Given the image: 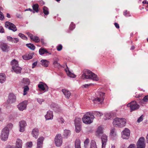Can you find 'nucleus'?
<instances>
[{
  "instance_id": "f257e3e1",
  "label": "nucleus",
  "mask_w": 148,
  "mask_h": 148,
  "mask_svg": "<svg viewBox=\"0 0 148 148\" xmlns=\"http://www.w3.org/2000/svg\"><path fill=\"white\" fill-rule=\"evenodd\" d=\"M81 78L84 79H89L95 81L99 80V78L96 74L91 71L86 69L84 70Z\"/></svg>"
},
{
  "instance_id": "f03ea898",
  "label": "nucleus",
  "mask_w": 148,
  "mask_h": 148,
  "mask_svg": "<svg viewBox=\"0 0 148 148\" xmlns=\"http://www.w3.org/2000/svg\"><path fill=\"white\" fill-rule=\"evenodd\" d=\"M105 94L101 91H98L95 94V97L93 99L95 103H98L99 104H102L103 103L105 98Z\"/></svg>"
},
{
  "instance_id": "7ed1b4c3",
  "label": "nucleus",
  "mask_w": 148,
  "mask_h": 148,
  "mask_svg": "<svg viewBox=\"0 0 148 148\" xmlns=\"http://www.w3.org/2000/svg\"><path fill=\"white\" fill-rule=\"evenodd\" d=\"M126 123V120L124 118H116L113 122V125L114 126L119 127H125Z\"/></svg>"
},
{
  "instance_id": "20e7f679",
  "label": "nucleus",
  "mask_w": 148,
  "mask_h": 148,
  "mask_svg": "<svg viewBox=\"0 0 148 148\" xmlns=\"http://www.w3.org/2000/svg\"><path fill=\"white\" fill-rule=\"evenodd\" d=\"M94 118V116L92 113L88 112L84 115L82 120L84 123L90 124L92 122Z\"/></svg>"
},
{
  "instance_id": "39448f33",
  "label": "nucleus",
  "mask_w": 148,
  "mask_h": 148,
  "mask_svg": "<svg viewBox=\"0 0 148 148\" xmlns=\"http://www.w3.org/2000/svg\"><path fill=\"white\" fill-rule=\"evenodd\" d=\"M13 70L17 73H20L22 69L18 66V62L15 59L13 60L11 62Z\"/></svg>"
},
{
  "instance_id": "423d86ee",
  "label": "nucleus",
  "mask_w": 148,
  "mask_h": 148,
  "mask_svg": "<svg viewBox=\"0 0 148 148\" xmlns=\"http://www.w3.org/2000/svg\"><path fill=\"white\" fill-rule=\"evenodd\" d=\"M9 130L8 127H4L2 130L1 135V139L4 141L6 140L8 138Z\"/></svg>"
},
{
  "instance_id": "0eeeda50",
  "label": "nucleus",
  "mask_w": 148,
  "mask_h": 148,
  "mask_svg": "<svg viewBox=\"0 0 148 148\" xmlns=\"http://www.w3.org/2000/svg\"><path fill=\"white\" fill-rule=\"evenodd\" d=\"M127 106L130 107V112H132L139 108V106L137 103L136 101H133L127 105Z\"/></svg>"
},
{
  "instance_id": "6e6552de",
  "label": "nucleus",
  "mask_w": 148,
  "mask_h": 148,
  "mask_svg": "<svg viewBox=\"0 0 148 148\" xmlns=\"http://www.w3.org/2000/svg\"><path fill=\"white\" fill-rule=\"evenodd\" d=\"M54 141L55 144L57 146H60L62 143V137L61 134H59L56 135Z\"/></svg>"
},
{
  "instance_id": "1a4fd4ad",
  "label": "nucleus",
  "mask_w": 148,
  "mask_h": 148,
  "mask_svg": "<svg viewBox=\"0 0 148 148\" xmlns=\"http://www.w3.org/2000/svg\"><path fill=\"white\" fill-rule=\"evenodd\" d=\"M136 146V148H145V139L143 137H141L139 139Z\"/></svg>"
},
{
  "instance_id": "9d476101",
  "label": "nucleus",
  "mask_w": 148,
  "mask_h": 148,
  "mask_svg": "<svg viewBox=\"0 0 148 148\" xmlns=\"http://www.w3.org/2000/svg\"><path fill=\"white\" fill-rule=\"evenodd\" d=\"M5 26L9 29L15 32L17 30V28L15 25L10 22L7 21L5 22Z\"/></svg>"
},
{
  "instance_id": "9b49d317",
  "label": "nucleus",
  "mask_w": 148,
  "mask_h": 148,
  "mask_svg": "<svg viewBox=\"0 0 148 148\" xmlns=\"http://www.w3.org/2000/svg\"><path fill=\"white\" fill-rule=\"evenodd\" d=\"M130 135V131L128 128H125L122 132V137L123 139H128Z\"/></svg>"
},
{
  "instance_id": "f8f14e48",
  "label": "nucleus",
  "mask_w": 148,
  "mask_h": 148,
  "mask_svg": "<svg viewBox=\"0 0 148 148\" xmlns=\"http://www.w3.org/2000/svg\"><path fill=\"white\" fill-rule=\"evenodd\" d=\"M27 103V101H25L19 103L17 106V108L20 111H22L23 110L25 109L26 108Z\"/></svg>"
},
{
  "instance_id": "ddd939ff",
  "label": "nucleus",
  "mask_w": 148,
  "mask_h": 148,
  "mask_svg": "<svg viewBox=\"0 0 148 148\" xmlns=\"http://www.w3.org/2000/svg\"><path fill=\"white\" fill-rule=\"evenodd\" d=\"M16 96L14 94L10 93L9 95L7 100L9 103H14L16 101Z\"/></svg>"
},
{
  "instance_id": "4468645a",
  "label": "nucleus",
  "mask_w": 148,
  "mask_h": 148,
  "mask_svg": "<svg viewBox=\"0 0 148 148\" xmlns=\"http://www.w3.org/2000/svg\"><path fill=\"white\" fill-rule=\"evenodd\" d=\"M102 148H105L107 141V136L105 134H103L101 137Z\"/></svg>"
},
{
  "instance_id": "2eb2a0df",
  "label": "nucleus",
  "mask_w": 148,
  "mask_h": 148,
  "mask_svg": "<svg viewBox=\"0 0 148 148\" xmlns=\"http://www.w3.org/2000/svg\"><path fill=\"white\" fill-rule=\"evenodd\" d=\"M27 125L26 122L23 120L19 122V131L21 132H23L25 131V128Z\"/></svg>"
},
{
  "instance_id": "dca6fc26",
  "label": "nucleus",
  "mask_w": 148,
  "mask_h": 148,
  "mask_svg": "<svg viewBox=\"0 0 148 148\" xmlns=\"http://www.w3.org/2000/svg\"><path fill=\"white\" fill-rule=\"evenodd\" d=\"M38 87L41 90L45 92L47 91L48 90L49 87L47 85L45 84H39L38 85Z\"/></svg>"
},
{
  "instance_id": "f3484780",
  "label": "nucleus",
  "mask_w": 148,
  "mask_h": 148,
  "mask_svg": "<svg viewBox=\"0 0 148 148\" xmlns=\"http://www.w3.org/2000/svg\"><path fill=\"white\" fill-rule=\"evenodd\" d=\"M26 34L28 36L31 40H32L37 42H38L40 41V40L38 37L34 36L32 34L30 33L29 32H27Z\"/></svg>"
},
{
  "instance_id": "a211bd4d",
  "label": "nucleus",
  "mask_w": 148,
  "mask_h": 148,
  "mask_svg": "<svg viewBox=\"0 0 148 148\" xmlns=\"http://www.w3.org/2000/svg\"><path fill=\"white\" fill-rule=\"evenodd\" d=\"M44 138L41 137L39 138L37 140V147L36 148H42L43 141Z\"/></svg>"
},
{
  "instance_id": "6ab92c4d",
  "label": "nucleus",
  "mask_w": 148,
  "mask_h": 148,
  "mask_svg": "<svg viewBox=\"0 0 148 148\" xmlns=\"http://www.w3.org/2000/svg\"><path fill=\"white\" fill-rule=\"evenodd\" d=\"M39 53L40 55H43V54H45L46 55H51V53L47 51L44 48H41L39 50Z\"/></svg>"
},
{
  "instance_id": "aec40b11",
  "label": "nucleus",
  "mask_w": 148,
  "mask_h": 148,
  "mask_svg": "<svg viewBox=\"0 0 148 148\" xmlns=\"http://www.w3.org/2000/svg\"><path fill=\"white\" fill-rule=\"evenodd\" d=\"M62 91L65 97L67 99H69L71 95L70 92L65 89H62Z\"/></svg>"
},
{
  "instance_id": "412c9836",
  "label": "nucleus",
  "mask_w": 148,
  "mask_h": 148,
  "mask_svg": "<svg viewBox=\"0 0 148 148\" xmlns=\"http://www.w3.org/2000/svg\"><path fill=\"white\" fill-rule=\"evenodd\" d=\"M39 134V130L37 128H36L33 130L32 132V134L33 136L36 138H38Z\"/></svg>"
},
{
  "instance_id": "4be33fe9",
  "label": "nucleus",
  "mask_w": 148,
  "mask_h": 148,
  "mask_svg": "<svg viewBox=\"0 0 148 148\" xmlns=\"http://www.w3.org/2000/svg\"><path fill=\"white\" fill-rule=\"evenodd\" d=\"M103 134V128L100 126L98 127L96 132V136L98 137H100Z\"/></svg>"
},
{
  "instance_id": "5701e85b",
  "label": "nucleus",
  "mask_w": 148,
  "mask_h": 148,
  "mask_svg": "<svg viewBox=\"0 0 148 148\" xmlns=\"http://www.w3.org/2000/svg\"><path fill=\"white\" fill-rule=\"evenodd\" d=\"M46 120L51 119L53 118L52 112L49 111L47 112V114L45 116Z\"/></svg>"
},
{
  "instance_id": "b1692460",
  "label": "nucleus",
  "mask_w": 148,
  "mask_h": 148,
  "mask_svg": "<svg viewBox=\"0 0 148 148\" xmlns=\"http://www.w3.org/2000/svg\"><path fill=\"white\" fill-rule=\"evenodd\" d=\"M71 134V132L70 130H64L63 136L64 138H67Z\"/></svg>"
},
{
  "instance_id": "393cba45",
  "label": "nucleus",
  "mask_w": 148,
  "mask_h": 148,
  "mask_svg": "<svg viewBox=\"0 0 148 148\" xmlns=\"http://www.w3.org/2000/svg\"><path fill=\"white\" fill-rule=\"evenodd\" d=\"M81 142L80 140L77 139L75 142V148H81L80 146Z\"/></svg>"
},
{
  "instance_id": "a878e982",
  "label": "nucleus",
  "mask_w": 148,
  "mask_h": 148,
  "mask_svg": "<svg viewBox=\"0 0 148 148\" xmlns=\"http://www.w3.org/2000/svg\"><path fill=\"white\" fill-rule=\"evenodd\" d=\"M65 71L66 72L68 76L72 78H75L76 77V75L73 74L69 70L68 68L67 67V69H65Z\"/></svg>"
},
{
  "instance_id": "bb28decb",
  "label": "nucleus",
  "mask_w": 148,
  "mask_h": 148,
  "mask_svg": "<svg viewBox=\"0 0 148 148\" xmlns=\"http://www.w3.org/2000/svg\"><path fill=\"white\" fill-rule=\"evenodd\" d=\"M6 79L5 75L3 73L0 74V83H4Z\"/></svg>"
},
{
  "instance_id": "cd10ccee",
  "label": "nucleus",
  "mask_w": 148,
  "mask_h": 148,
  "mask_svg": "<svg viewBox=\"0 0 148 148\" xmlns=\"http://www.w3.org/2000/svg\"><path fill=\"white\" fill-rule=\"evenodd\" d=\"M22 141L19 138L17 139L16 143V147H22Z\"/></svg>"
},
{
  "instance_id": "c85d7f7f",
  "label": "nucleus",
  "mask_w": 148,
  "mask_h": 148,
  "mask_svg": "<svg viewBox=\"0 0 148 148\" xmlns=\"http://www.w3.org/2000/svg\"><path fill=\"white\" fill-rule=\"evenodd\" d=\"M42 65L45 67H47L49 64V62L45 60H41Z\"/></svg>"
},
{
  "instance_id": "c756f323",
  "label": "nucleus",
  "mask_w": 148,
  "mask_h": 148,
  "mask_svg": "<svg viewBox=\"0 0 148 148\" xmlns=\"http://www.w3.org/2000/svg\"><path fill=\"white\" fill-rule=\"evenodd\" d=\"M90 148H97L96 142L94 140H92L90 143Z\"/></svg>"
},
{
  "instance_id": "7c9ffc66",
  "label": "nucleus",
  "mask_w": 148,
  "mask_h": 148,
  "mask_svg": "<svg viewBox=\"0 0 148 148\" xmlns=\"http://www.w3.org/2000/svg\"><path fill=\"white\" fill-rule=\"evenodd\" d=\"M23 59L25 60H28L32 59V56L31 55H24L22 56Z\"/></svg>"
},
{
  "instance_id": "2f4dec72",
  "label": "nucleus",
  "mask_w": 148,
  "mask_h": 148,
  "mask_svg": "<svg viewBox=\"0 0 148 148\" xmlns=\"http://www.w3.org/2000/svg\"><path fill=\"white\" fill-rule=\"evenodd\" d=\"M32 8L33 10H34L36 12H38V10L39 5L37 4H34L32 6Z\"/></svg>"
},
{
  "instance_id": "473e14b6",
  "label": "nucleus",
  "mask_w": 148,
  "mask_h": 148,
  "mask_svg": "<svg viewBox=\"0 0 148 148\" xmlns=\"http://www.w3.org/2000/svg\"><path fill=\"white\" fill-rule=\"evenodd\" d=\"M43 12L45 15H47L49 14V9L48 8L45 6H44L43 7Z\"/></svg>"
},
{
  "instance_id": "72a5a7b5",
  "label": "nucleus",
  "mask_w": 148,
  "mask_h": 148,
  "mask_svg": "<svg viewBox=\"0 0 148 148\" xmlns=\"http://www.w3.org/2000/svg\"><path fill=\"white\" fill-rule=\"evenodd\" d=\"M89 139L87 138H86L84 142V147L85 148H88V144L89 143Z\"/></svg>"
},
{
  "instance_id": "f704fd0d",
  "label": "nucleus",
  "mask_w": 148,
  "mask_h": 148,
  "mask_svg": "<svg viewBox=\"0 0 148 148\" xmlns=\"http://www.w3.org/2000/svg\"><path fill=\"white\" fill-rule=\"evenodd\" d=\"M22 82L26 85H28L29 84V79L27 78H24Z\"/></svg>"
},
{
  "instance_id": "c9c22d12",
  "label": "nucleus",
  "mask_w": 148,
  "mask_h": 148,
  "mask_svg": "<svg viewBox=\"0 0 148 148\" xmlns=\"http://www.w3.org/2000/svg\"><path fill=\"white\" fill-rule=\"evenodd\" d=\"M75 131L77 133H79L80 132L81 130V127L80 125L75 124Z\"/></svg>"
},
{
  "instance_id": "e433bc0d",
  "label": "nucleus",
  "mask_w": 148,
  "mask_h": 148,
  "mask_svg": "<svg viewBox=\"0 0 148 148\" xmlns=\"http://www.w3.org/2000/svg\"><path fill=\"white\" fill-rule=\"evenodd\" d=\"M18 36L23 39L25 40H27V37L22 33H19L18 34Z\"/></svg>"
},
{
  "instance_id": "4c0bfd02",
  "label": "nucleus",
  "mask_w": 148,
  "mask_h": 148,
  "mask_svg": "<svg viewBox=\"0 0 148 148\" xmlns=\"http://www.w3.org/2000/svg\"><path fill=\"white\" fill-rule=\"evenodd\" d=\"M29 88L27 86H25L23 90V95H25L27 93V91L28 90Z\"/></svg>"
},
{
  "instance_id": "58836bf2",
  "label": "nucleus",
  "mask_w": 148,
  "mask_h": 148,
  "mask_svg": "<svg viewBox=\"0 0 148 148\" xmlns=\"http://www.w3.org/2000/svg\"><path fill=\"white\" fill-rule=\"evenodd\" d=\"M81 120V119L80 118H76L74 121L75 125V124L78 125V124L80 125V123Z\"/></svg>"
},
{
  "instance_id": "ea45409f",
  "label": "nucleus",
  "mask_w": 148,
  "mask_h": 148,
  "mask_svg": "<svg viewBox=\"0 0 148 148\" xmlns=\"http://www.w3.org/2000/svg\"><path fill=\"white\" fill-rule=\"evenodd\" d=\"M75 27V25L73 22L71 23L69 27V29L70 30H73Z\"/></svg>"
},
{
  "instance_id": "a19ab883",
  "label": "nucleus",
  "mask_w": 148,
  "mask_h": 148,
  "mask_svg": "<svg viewBox=\"0 0 148 148\" xmlns=\"http://www.w3.org/2000/svg\"><path fill=\"white\" fill-rule=\"evenodd\" d=\"M53 64L55 66L57 67H59L60 66V64L58 63V61L56 60L54 61Z\"/></svg>"
},
{
  "instance_id": "79ce46f5",
  "label": "nucleus",
  "mask_w": 148,
  "mask_h": 148,
  "mask_svg": "<svg viewBox=\"0 0 148 148\" xmlns=\"http://www.w3.org/2000/svg\"><path fill=\"white\" fill-rule=\"evenodd\" d=\"M57 121L59 122L61 124L63 123L64 122V120L62 118H58Z\"/></svg>"
},
{
  "instance_id": "37998d69",
  "label": "nucleus",
  "mask_w": 148,
  "mask_h": 148,
  "mask_svg": "<svg viewBox=\"0 0 148 148\" xmlns=\"http://www.w3.org/2000/svg\"><path fill=\"white\" fill-rule=\"evenodd\" d=\"M123 14L126 17L130 16H131V15L129 13V12L127 11V10L123 12Z\"/></svg>"
},
{
  "instance_id": "c03bdc74",
  "label": "nucleus",
  "mask_w": 148,
  "mask_h": 148,
  "mask_svg": "<svg viewBox=\"0 0 148 148\" xmlns=\"http://www.w3.org/2000/svg\"><path fill=\"white\" fill-rule=\"evenodd\" d=\"M1 49L3 51H8V47H0Z\"/></svg>"
},
{
  "instance_id": "a18cd8bd",
  "label": "nucleus",
  "mask_w": 148,
  "mask_h": 148,
  "mask_svg": "<svg viewBox=\"0 0 148 148\" xmlns=\"http://www.w3.org/2000/svg\"><path fill=\"white\" fill-rule=\"evenodd\" d=\"M19 41V39L17 38H13L12 42L14 43H17Z\"/></svg>"
},
{
  "instance_id": "49530a36",
  "label": "nucleus",
  "mask_w": 148,
  "mask_h": 148,
  "mask_svg": "<svg viewBox=\"0 0 148 148\" xmlns=\"http://www.w3.org/2000/svg\"><path fill=\"white\" fill-rule=\"evenodd\" d=\"M37 101L40 104H41L42 102L44 101V100L42 99L37 98Z\"/></svg>"
},
{
  "instance_id": "de8ad7c7",
  "label": "nucleus",
  "mask_w": 148,
  "mask_h": 148,
  "mask_svg": "<svg viewBox=\"0 0 148 148\" xmlns=\"http://www.w3.org/2000/svg\"><path fill=\"white\" fill-rule=\"evenodd\" d=\"M143 100L144 102L148 101V95L145 96L143 99Z\"/></svg>"
},
{
  "instance_id": "09e8293b",
  "label": "nucleus",
  "mask_w": 148,
  "mask_h": 148,
  "mask_svg": "<svg viewBox=\"0 0 148 148\" xmlns=\"http://www.w3.org/2000/svg\"><path fill=\"white\" fill-rule=\"evenodd\" d=\"M26 145L27 147H31L32 145V142L27 143L26 144Z\"/></svg>"
},
{
  "instance_id": "8fccbe9b",
  "label": "nucleus",
  "mask_w": 148,
  "mask_h": 148,
  "mask_svg": "<svg viewBox=\"0 0 148 148\" xmlns=\"http://www.w3.org/2000/svg\"><path fill=\"white\" fill-rule=\"evenodd\" d=\"M4 18V16L3 13L0 11V19L3 20Z\"/></svg>"
},
{
  "instance_id": "3c124183",
  "label": "nucleus",
  "mask_w": 148,
  "mask_h": 148,
  "mask_svg": "<svg viewBox=\"0 0 148 148\" xmlns=\"http://www.w3.org/2000/svg\"><path fill=\"white\" fill-rule=\"evenodd\" d=\"M143 120V118L142 117V116H141L139 117L137 120V122L138 123H140V122L142 121Z\"/></svg>"
},
{
  "instance_id": "603ef678",
  "label": "nucleus",
  "mask_w": 148,
  "mask_h": 148,
  "mask_svg": "<svg viewBox=\"0 0 148 148\" xmlns=\"http://www.w3.org/2000/svg\"><path fill=\"white\" fill-rule=\"evenodd\" d=\"M0 46H7V44L6 43H5L3 42H0Z\"/></svg>"
},
{
  "instance_id": "864d4df0",
  "label": "nucleus",
  "mask_w": 148,
  "mask_h": 148,
  "mask_svg": "<svg viewBox=\"0 0 148 148\" xmlns=\"http://www.w3.org/2000/svg\"><path fill=\"white\" fill-rule=\"evenodd\" d=\"M136 145L135 144H131L127 148H136Z\"/></svg>"
},
{
  "instance_id": "5fc2aeb1",
  "label": "nucleus",
  "mask_w": 148,
  "mask_h": 148,
  "mask_svg": "<svg viewBox=\"0 0 148 148\" xmlns=\"http://www.w3.org/2000/svg\"><path fill=\"white\" fill-rule=\"evenodd\" d=\"M92 85V84L91 83L89 84H85L84 85H83L82 87H83L85 88H88L89 86H90Z\"/></svg>"
},
{
  "instance_id": "6e6d98bb",
  "label": "nucleus",
  "mask_w": 148,
  "mask_h": 148,
  "mask_svg": "<svg viewBox=\"0 0 148 148\" xmlns=\"http://www.w3.org/2000/svg\"><path fill=\"white\" fill-rule=\"evenodd\" d=\"M13 38H12L11 36H8L7 37V40L8 41L11 42H12Z\"/></svg>"
},
{
  "instance_id": "4d7b16f0",
  "label": "nucleus",
  "mask_w": 148,
  "mask_h": 148,
  "mask_svg": "<svg viewBox=\"0 0 148 148\" xmlns=\"http://www.w3.org/2000/svg\"><path fill=\"white\" fill-rule=\"evenodd\" d=\"M115 130L114 129H112L110 131V135H113L114 133Z\"/></svg>"
},
{
  "instance_id": "13d9d810",
  "label": "nucleus",
  "mask_w": 148,
  "mask_h": 148,
  "mask_svg": "<svg viewBox=\"0 0 148 148\" xmlns=\"http://www.w3.org/2000/svg\"><path fill=\"white\" fill-rule=\"evenodd\" d=\"M0 32L3 33L4 32V30L3 27L1 26H0Z\"/></svg>"
},
{
  "instance_id": "bf43d9fd",
  "label": "nucleus",
  "mask_w": 148,
  "mask_h": 148,
  "mask_svg": "<svg viewBox=\"0 0 148 148\" xmlns=\"http://www.w3.org/2000/svg\"><path fill=\"white\" fill-rule=\"evenodd\" d=\"M37 62H35L33 63L32 64V68H34L35 66L37 64Z\"/></svg>"
},
{
  "instance_id": "052dcab7",
  "label": "nucleus",
  "mask_w": 148,
  "mask_h": 148,
  "mask_svg": "<svg viewBox=\"0 0 148 148\" xmlns=\"http://www.w3.org/2000/svg\"><path fill=\"white\" fill-rule=\"evenodd\" d=\"M114 25L115 26V27L118 28L119 29V25L116 23H115L114 24Z\"/></svg>"
},
{
  "instance_id": "680f3d73",
  "label": "nucleus",
  "mask_w": 148,
  "mask_h": 148,
  "mask_svg": "<svg viewBox=\"0 0 148 148\" xmlns=\"http://www.w3.org/2000/svg\"><path fill=\"white\" fill-rule=\"evenodd\" d=\"M57 49L58 51H61L62 49V47H57Z\"/></svg>"
},
{
  "instance_id": "e2e57ef3",
  "label": "nucleus",
  "mask_w": 148,
  "mask_h": 148,
  "mask_svg": "<svg viewBox=\"0 0 148 148\" xmlns=\"http://www.w3.org/2000/svg\"><path fill=\"white\" fill-rule=\"evenodd\" d=\"M30 49L32 50H34L35 48V47H28Z\"/></svg>"
},
{
  "instance_id": "0e129e2a",
  "label": "nucleus",
  "mask_w": 148,
  "mask_h": 148,
  "mask_svg": "<svg viewBox=\"0 0 148 148\" xmlns=\"http://www.w3.org/2000/svg\"><path fill=\"white\" fill-rule=\"evenodd\" d=\"M7 148H15L13 146H10V145H8Z\"/></svg>"
},
{
  "instance_id": "69168bd1",
  "label": "nucleus",
  "mask_w": 148,
  "mask_h": 148,
  "mask_svg": "<svg viewBox=\"0 0 148 148\" xmlns=\"http://www.w3.org/2000/svg\"><path fill=\"white\" fill-rule=\"evenodd\" d=\"M41 42L42 43V44L43 45H45V43L44 42V40L43 39H42L41 40Z\"/></svg>"
},
{
  "instance_id": "338daca9",
  "label": "nucleus",
  "mask_w": 148,
  "mask_h": 148,
  "mask_svg": "<svg viewBox=\"0 0 148 148\" xmlns=\"http://www.w3.org/2000/svg\"><path fill=\"white\" fill-rule=\"evenodd\" d=\"M143 4H148V2L146 0H144L142 2Z\"/></svg>"
},
{
  "instance_id": "774afa93",
  "label": "nucleus",
  "mask_w": 148,
  "mask_h": 148,
  "mask_svg": "<svg viewBox=\"0 0 148 148\" xmlns=\"http://www.w3.org/2000/svg\"><path fill=\"white\" fill-rule=\"evenodd\" d=\"M8 126L12 128V127L13 125L12 123H10L8 124Z\"/></svg>"
}]
</instances>
